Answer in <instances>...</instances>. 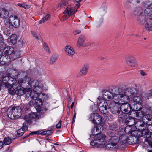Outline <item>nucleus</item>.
<instances>
[{
  "label": "nucleus",
  "instance_id": "obj_60",
  "mask_svg": "<svg viewBox=\"0 0 152 152\" xmlns=\"http://www.w3.org/2000/svg\"><path fill=\"white\" fill-rule=\"evenodd\" d=\"M28 115L30 117V118L31 120L32 119L36 117V114L35 113L33 112H31V113H29Z\"/></svg>",
  "mask_w": 152,
  "mask_h": 152
},
{
  "label": "nucleus",
  "instance_id": "obj_13",
  "mask_svg": "<svg viewBox=\"0 0 152 152\" xmlns=\"http://www.w3.org/2000/svg\"><path fill=\"white\" fill-rule=\"evenodd\" d=\"M132 110L130 104L128 103L123 104L121 105L120 111L123 114H130Z\"/></svg>",
  "mask_w": 152,
  "mask_h": 152
},
{
  "label": "nucleus",
  "instance_id": "obj_17",
  "mask_svg": "<svg viewBox=\"0 0 152 152\" xmlns=\"http://www.w3.org/2000/svg\"><path fill=\"white\" fill-rule=\"evenodd\" d=\"M152 124L149 123L146 124L147 127L145 130L142 131V134H144V137H149L152 133Z\"/></svg>",
  "mask_w": 152,
  "mask_h": 152
},
{
  "label": "nucleus",
  "instance_id": "obj_33",
  "mask_svg": "<svg viewBox=\"0 0 152 152\" xmlns=\"http://www.w3.org/2000/svg\"><path fill=\"white\" fill-rule=\"evenodd\" d=\"M127 117V114L122 113L119 115L118 119L120 123H125Z\"/></svg>",
  "mask_w": 152,
  "mask_h": 152
},
{
  "label": "nucleus",
  "instance_id": "obj_23",
  "mask_svg": "<svg viewBox=\"0 0 152 152\" xmlns=\"http://www.w3.org/2000/svg\"><path fill=\"white\" fill-rule=\"evenodd\" d=\"M102 98L105 100L107 101L112 100L113 97L110 91H104L102 92Z\"/></svg>",
  "mask_w": 152,
  "mask_h": 152
},
{
  "label": "nucleus",
  "instance_id": "obj_28",
  "mask_svg": "<svg viewBox=\"0 0 152 152\" xmlns=\"http://www.w3.org/2000/svg\"><path fill=\"white\" fill-rule=\"evenodd\" d=\"M86 39V38L84 35H81L79 36L78 40L77 42V46L78 47H80L82 46L84 42Z\"/></svg>",
  "mask_w": 152,
  "mask_h": 152
},
{
  "label": "nucleus",
  "instance_id": "obj_14",
  "mask_svg": "<svg viewBox=\"0 0 152 152\" xmlns=\"http://www.w3.org/2000/svg\"><path fill=\"white\" fill-rule=\"evenodd\" d=\"M123 90L122 88H119L115 86L112 87L110 89V91L112 94L114 100L115 97L118 96V95L122 92Z\"/></svg>",
  "mask_w": 152,
  "mask_h": 152
},
{
  "label": "nucleus",
  "instance_id": "obj_56",
  "mask_svg": "<svg viewBox=\"0 0 152 152\" xmlns=\"http://www.w3.org/2000/svg\"><path fill=\"white\" fill-rule=\"evenodd\" d=\"M43 48L46 51H47L49 54H50V51L47 45L45 42H44L43 43Z\"/></svg>",
  "mask_w": 152,
  "mask_h": 152
},
{
  "label": "nucleus",
  "instance_id": "obj_30",
  "mask_svg": "<svg viewBox=\"0 0 152 152\" xmlns=\"http://www.w3.org/2000/svg\"><path fill=\"white\" fill-rule=\"evenodd\" d=\"M141 0H128L127 2L126 6L128 8H130L132 7L136 4L140 3Z\"/></svg>",
  "mask_w": 152,
  "mask_h": 152
},
{
  "label": "nucleus",
  "instance_id": "obj_39",
  "mask_svg": "<svg viewBox=\"0 0 152 152\" xmlns=\"http://www.w3.org/2000/svg\"><path fill=\"white\" fill-rule=\"evenodd\" d=\"M28 94V97L30 96L32 99H36L38 98L39 96V94L34 91L33 92L31 91V92H30V94Z\"/></svg>",
  "mask_w": 152,
  "mask_h": 152
},
{
  "label": "nucleus",
  "instance_id": "obj_29",
  "mask_svg": "<svg viewBox=\"0 0 152 152\" xmlns=\"http://www.w3.org/2000/svg\"><path fill=\"white\" fill-rule=\"evenodd\" d=\"M131 114H127V117L126 118V121L125 123L129 125H133L135 123L134 120L133 118L130 116Z\"/></svg>",
  "mask_w": 152,
  "mask_h": 152
},
{
  "label": "nucleus",
  "instance_id": "obj_62",
  "mask_svg": "<svg viewBox=\"0 0 152 152\" xmlns=\"http://www.w3.org/2000/svg\"><path fill=\"white\" fill-rule=\"evenodd\" d=\"M30 105L31 106H34V104H36V102L35 99H33L31 100L29 103Z\"/></svg>",
  "mask_w": 152,
  "mask_h": 152
},
{
  "label": "nucleus",
  "instance_id": "obj_35",
  "mask_svg": "<svg viewBox=\"0 0 152 152\" xmlns=\"http://www.w3.org/2000/svg\"><path fill=\"white\" fill-rule=\"evenodd\" d=\"M143 120H147L145 122L146 124L148 123V122L152 124V115L150 114H146L143 117Z\"/></svg>",
  "mask_w": 152,
  "mask_h": 152
},
{
  "label": "nucleus",
  "instance_id": "obj_48",
  "mask_svg": "<svg viewBox=\"0 0 152 152\" xmlns=\"http://www.w3.org/2000/svg\"><path fill=\"white\" fill-rule=\"evenodd\" d=\"M2 31L4 34L7 36H9L11 34L10 31L7 28H2Z\"/></svg>",
  "mask_w": 152,
  "mask_h": 152
},
{
  "label": "nucleus",
  "instance_id": "obj_52",
  "mask_svg": "<svg viewBox=\"0 0 152 152\" xmlns=\"http://www.w3.org/2000/svg\"><path fill=\"white\" fill-rule=\"evenodd\" d=\"M4 143L5 145H9L11 142V139L9 137H5L4 139Z\"/></svg>",
  "mask_w": 152,
  "mask_h": 152
},
{
  "label": "nucleus",
  "instance_id": "obj_32",
  "mask_svg": "<svg viewBox=\"0 0 152 152\" xmlns=\"http://www.w3.org/2000/svg\"><path fill=\"white\" fill-rule=\"evenodd\" d=\"M89 67L88 65H85L81 69L79 72V76H82L85 75L87 73L88 69Z\"/></svg>",
  "mask_w": 152,
  "mask_h": 152
},
{
  "label": "nucleus",
  "instance_id": "obj_27",
  "mask_svg": "<svg viewBox=\"0 0 152 152\" xmlns=\"http://www.w3.org/2000/svg\"><path fill=\"white\" fill-rule=\"evenodd\" d=\"M0 16L3 19L7 18L9 17V12L4 8H0Z\"/></svg>",
  "mask_w": 152,
  "mask_h": 152
},
{
  "label": "nucleus",
  "instance_id": "obj_12",
  "mask_svg": "<svg viewBox=\"0 0 152 152\" xmlns=\"http://www.w3.org/2000/svg\"><path fill=\"white\" fill-rule=\"evenodd\" d=\"M126 61L127 64L130 67H135L138 66L135 58L132 56L127 57L126 58Z\"/></svg>",
  "mask_w": 152,
  "mask_h": 152
},
{
  "label": "nucleus",
  "instance_id": "obj_10",
  "mask_svg": "<svg viewBox=\"0 0 152 152\" xmlns=\"http://www.w3.org/2000/svg\"><path fill=\"white\" fill-rule=\"evenodd\" d=\"M77 8L75 10V8L71 6H68L63 12V13L66 15H64V20L67 19L68 18L72 15L75 13L77 11Z\"/></svg>",
  "mask_w": 152,
  "mask_h": 152
},
{
  "label": "nucleus",
  "instance_id": "obj_51",
  "mask_svg": "<svg viewBox=\"0 0 152 152\" xmlns=\"http://www.w3.org/2000/svg\"><path fill=\"white\" fill-rule=\"evenodd\" d=\"M134 104V110H136L137 111H139V110H140L142 109V106L141 104V103L138 104L137 103Z\"/></svg>",
  "mask_w": 152,
  "mask_h": 152
},
{
  "label": "nucleus",
  "instance_id": "obj_18",
  "mask_svg": "<svg viewBox=\"0 0 152 152\" xmlns=\"http://www.w3.org/2000/svg\"><path fill=\"white\" fill-rule=\"evenodd\" d=\"M124 92L129 97H131L136 95L137 93L136 88L132 87H129L126 88L124 89Z\"/></svg>",
  "mask_w": 152,
  "mask_h": 152
},
{
  "label": "nucleus",
  "instance_id": "obj_34",
  "mask_svg": "<svg viewBox=\"0 0 152 152\" xmlns=\"http://www.w3.org/2000/svg\"><path fill=\"white\" fill-rule=\"evenodd\" d=\"M143 12L142 9L140 7H138L135 8L134 13V14L137 16H139Z\"/></svg>",
  "mask_w": 152,
  "mask_h": 152
},
{
  "label": "nucleus",
  "instance_id": "obj_5",
  "mask_svg": "<svg viewBox=\"0 0 152 152\" xmlns=\"http://www.w3.org/2000/svg\"><path fill=\"white\" fill-rule=\"evenodd\" d=\"M105 137L104 135L102 134L97 135L95 139L91 142L90 145L92 146L103 145L105 144Z\"/></svg>",
  "mask_w": 152,
  "mask_h": 152
},
{
  "label": "nucleus",
  "instance_id": "obj_61",
  "mask_svg": "<svg viewBox=\"0 0 152 152\" xmlns=\"http://www.w3.org/2000/svg\"><path fill=\"white\" fill-rule=\"evenodd\" d=\"M101 9L103 11H104V12H106L107 8L105 3H103L102 4L101 6Z\"/></svg>",
  "mask_w": 152,
  "mask_h": 152
},
{
  "label": "nucleus",
  "instance_id": "obj_9",
  "mask_svg": "<svg viewBox=\"0 0 152 152\" xmlns=\"http://www.w3.org/2000/svg\"><path fill=\"white\" fill-rule=\"evenodd\" d=\"M90 119L94 124H104L103 122L102 123V117L98 113H95L90 115Z\"/></svg>",
  "mask_w": 152,
  "mask_h": 152
},
{
  "label": "nucleus",
  "instance_id": "obj_31",
  "mask_svg": "<svg viewBox=\"0 0 152 152\" xmlns=\"http://www.w3.org/2000/svg\"><path fill=\"white\" fill-rule=\"evenodd\" d=\"M4 53L7 55H11L14 52L13 48L11 46L6 47L3 50Z\"/></svg>",
  "mask_w": 152,
  "mask_h": 152
},
{
  "label": "nucleus",
  "instance_id": "obj_6",
  "mask_svg": "<svg viewBox=\"0 0 152 152\" xmlns=\"http://www.w3.org/2000/svg\"><path fill=\"white\" fill-rule=\"evenodd\" d=\"M105 137L104 135L102 134L97 135L95 139L91 142L90 145L92 146L103 145L105 144Z\"/></svg>",
  "mask_w": 152,
  "mask_h": 152
},
{
  "label": "nucleus",
  "instance_id": "obj_4",
  "mask_svg": "<svg viewBox=\"0 0 152 152\" xmlns=\"http://www.w3.org/2000/svg\"><path fill=\"white\" fill-rule=\"evenodd\" d=\"M121 105L116 101L111 102L109 104L108 109L113 114L118 115L120 113Z\"/></svg>",
  "mask_w": 152,
  "mask_h": 152
},
{
  "label": "nucleus",
  "instance_id": "obj_41",
  "mask_svg": "<svg viewBox=\"0 0 152 152\" xmlns=\"http://www.w3.org/2000/svg\"><path fill=\"white\" fill-rule=\"evenodd\" d=\"M144 13L147 18H150L152 16V9L147 8L144 10Z\"/></svg>",
  "mask_w": 152,
  "mask_h": 152
},
{
  "label": "nucleus",
  "instance_id": "obj_3",
  "mask_svg": "<svg viewBox=\"0 0 152 152\" xmlns=\"http://www.w3.org/2000/svg\"><path fill=\"white\" fill-rule=\"evenodd\" d=\"M19 82H21V84H25L26 85V87L28 89H34L39 85V82L36 80H32L29 77L25 76L23 78L19 79Z\"/></svg>",
  "mask_w": 152,
  "mask_h": 152
},
{
  "label": "nucleus",
  "instance_id": "obj_37",
  "mask_svg": "<svg viewBox=\"0 0 152 152\" xmlns=\"http://www.w3.org/2000/svg\"><path fill=\"white\" fill-rule=\"evenodd\" d=\"M47 110V109L44 107H39L37 111L39 113V115L40 117H42V116L45 114Z\"/></svg>",
  "mask_w": 152,
  "mask_h": 152
},
{
  "label": "nucleus",
  "instance_id": "obj_38",
  "mask_svg": "<svg viewBox=\"0 0 152 152\" xmlns=\"http://www.w3.org/2000/svg\"><path fill=\"white\" fill-rule=\"evenodd\" d=\"M23 85H24V84H23L20 87H18L16 90V94L18 96L22 95L25 92L24 89L21 87V86Z\"/></svg>",
  "mask_w": 152,
  "mask_h": 152
},
{
  "label": "nucleus",
  "instance_id": "obj_46",
  "mask_svg": "<svg viewBox=\"0 0 152 152\" xmlns=\"http://www.w3.org/2000/svg\"><path fill=\"white\" fill-rule=\"evenodd\" d=\"M42 86H39V85L34 87L33 91L39 94H41L42 92Z\"/></svg>",
  "mask_w": 152,
  "mask_h": 152
},
{
  "label": "nucleus",
  "instance_id": "obj_36",
  "mask_svg": "<svg viewBox=\"0 0 152 152\" xmlns=\"http://www.w3.org/2000/svg\"><path fill=\"white\" fill-rule=\"evenodd\" d=\"M144 113L143 111L140 110L137 111L136 112L135 115L136 118L137 119H140L142 118L143 119L144 117Z\"/></svg>",
  "mask_w": 152,
  "mask_h": 152
},
{
  "label": "nucleus",
  "instance_id": "obj_43",
  "mask_svg": "<svg viewBox=\"0 0 152 152\" xmlns=\"http://www.w3.org/2000/svg\"><path fill=\"white\" fill-rule=\"evenodd\" d=\"M132 97V101L134 103V104L142 103V101L140 97L137 96H133Z\"/></svg>",
  "mask_w": 152,
  "mask_h": 152
},
{
  "label": "nucleus",
  "instance_id": "obj_45",
  "mask_svg": "<svg viewBox=\"0 0 152 152\" xmlns=\"http://www.w3.org/2000/svg\"><path fill=\"white\" fill-rule=\"evenodd\" d=\"M23 128H27V126H25L23 127V128L20 129L17 131V135L16 137H19L20 136H22L24 134V131Z\"/></svg>",
  "mask_w": 152,
  "mask_h": 152
},
{
  "label": "nucleus",
  "instance_id": "obj_55",
  "mask_svg": "<svg viewBox=\"0 0 152 152\" xmlns=\"http://www.w3.org/2000/svg\"><path fill=\"white\" fill-rule=\"evenodd\" d=\"M67 4V2L66 0H64L60 2L58 4V6L61 8L66 5Z\"/></svg>",
  "mask_w": 152,
  "mask_h": 152
},
{
  "label": "nucleus",
  "instance_id": "obj_44",
  "mask_svg": "<svg viewBox=\"0 0 152 152\" xmlns=\"http://www.w3.org/2000/svg\"><path fill=\"white\" fill-rule=\"evenodd\" d=\"M58 56L56 54H54L52 55L50 60V64L54 63L58 58Z\"/></svg>",
  "mask_w": 152,
  "mask_h": 152
},
{
  "label": "nucleus",
  "instance_id": "obj_26",
  "mask_svg": "<svg viewBox=\"0 0 152 152\" xmlns=\"http://www.w3.org/2000/svg\"><path fill=\"white\" fill-rule=\"evenodd\" d=\"M64 50L66 54L68 55L72 56L75 53L73 48L70 46H66L64 48Z\"/></svg>",
  "mask_w": 152,
  "mask_h": 152
},
{
  "label": "nucleus",
  "instance_id": "obj_47",
  "mask_svg": "<svg viewBox=\"0 0 152 152\" xmlns=\"http://www.w3.org/2000/svg\"><path fill=\"white\" fill-rule=\"evenodd\" d=\"M36 102V104L37 105L39 106V107H40V106L42 105V98H40L39 96L35 99Z\"/></svg>",
  "mask_w": 152,
  "mask_h": 152
},
{
  "label": "nucleus",
  "instance_id": "obj_7",
  "mask_svg": "<svg viewBox=\"0 0 152 152\" xmlns=\"http://www.w3.org/2000/svg\"><path fill=\"white\" fill-rule=\"evenodd\" d=\"M124 91V90L123 89L122 92L118 95V96H116L115 99L116 102L121 104L128 103L130 100L129 96L125 94Z\"/></svg>",
  "mask_w": 152,
  "mask_h": 152
},
{
  "label": "nucleus",
  "instance_id": "obj_49",
  "mask_svg": "<svg viewBox=\"0 0 152 152\" xmlns=\"http://www.w3.org/2000/svg\"><path fill=\"white\" fill-rule=\"evenodd\" d=\"M50 19V15L48 14L44 17L41 20L39 21V23L42 24Z\"/></svg>",
  "mask_w": 152,
  "mask_h": 152
},
{
  "label": "nucleus",
  "instance_id": "obj_54",
  "mask_svg": "<svg viewBox=\"0 0 152 152\" xmlns=\"http://www.w3.org/2000/svg\"><path fill=\"white\" fill-rule=\"evenodd\" d=\"M118 128L115 125L113 124H111L110 126V130L111 131H116L117 129Z\"/></svg>",
  "mask_w": 152,
  "mask_h": 152
},
{
  "label": "nucleus",
  "instance_id": "obj_57",
  "mask_svg": "<svg viewBox=\"0 0 152 152\" xmlns=\"http://www.w3.org/2000/svg\"><path fill=\"white\" fill-rule=\"evenodd\" d=\"M25 120L28 123H31L32 121L31 119L30 118L28 115H26L24 117Z\"/></svg>",
  "mask_w": 152,
  "mask_h": 152
},
{
  "label": "nucleus",
  "instance_id": "obj_63",
  "mask_svg": "<svg viewBox=\"0 0 152 152\" xmlns=\"http://www.w3.org/2000/svg\"><path fill=\"white\" fill-rule=\"evenodd\" d=\"M6 47V45L3 42H1L0 43V49L4 50V48Z\"/></svg>",
  "mask_w": 152,
  "mask_h": 152
},
{
  "label": "nucleus",
  "instance_id": "obj_42",
  "mask_svg": "<svg viewBox=\"0 0 152 152\" xmlns=\"http://www.w3.org/2000/svg\"><path fill=\"white\" fill-rule=\"evenodd\" d=\"M147 17L145 18L144 16L140 15L137 18V21L140 24H143L146 21L145 19L147 20Z\"/></svg>",
  "mask_w": 152,
  "mask_h": 152
},
{
  "label": "nucleus",
  "instance_id": "obj_25",
  "mask_svg": "<svg viewBox=\"0 0 152 152\" xmlns=\"http://www.w3.org/2000/svg\"><path fill=\"white\" fill-rule=\"evenodd\" d=\"M152 18H148L145 25V29L149 31H152Z\"/></svg>",
  "mask_w": 152,
  "mask_h": 152
},
{
  "label": "nucleus",
  "instance_id": "obj_40",
  "mask_svg": "<svg viewBox=\"0 0 152 152\" xmlns=\"http://www.w3.org/2000/svg\"><path fill=\"white\" fill-rule=\"evenodd\" d=\"M8 39L10 40L11 43L15 44L17 41L16 36L15 34H12L9 37Z\"/></svg>",
  "mask_w": 152,
  "mask_h": 152
},
{
  "label": "nucleus",
  "instance_id": "obj_8",
  "mask_svg": "<svg viewBox=\"0 0 152 152\" xmlns=\"http://www.w3.org/2000/svg\"><path fill=\"white\" fill-rule=\"evenodd\" d=\"M97 99L98 100V104L100 111L102 113H106L107 112L109 105L105 100L103 99L100 96L98 97Z\"/></svg>",
  "mask_w": 152,
  "mask_h": 152
},
{
  "label": "nucleus",
  "instance_id": "obj_24",
  "mask_svg": "<svg viewBox=\"0 0 152 152\" xmlns=\"http://www.w3.org/2000/svg\"><path fill=\"white\" fill-rule=\"evenodd\" d=\"M131 136L135 137H140L142 136L144 137V134H142V131H140L138 130H134L133 128L130 133Z\"/></svg>",
  "mask_w": 152,
  "mask_h": 152
},
{
  "label": "nucleus",
  "instance_id": "obj_64",
  "mask_svg": "<svg viewBox=\"0 0 152 152\" xmlns=\"http://www.w3.org/2000/svg\"><path fill=\"white\" fill-rule=\"evenodd\" d=\"M140 74L142 76H144L147 75V73L143 70H140Z\"/></svg>",
  "mask_w": 152,
  "mask_h": 152
},
{
  "label": "nucleus",
  "instance_id": "obj_53",
  "mask_svg": "<svg viewBox=\"0 0 152 152\" xmlns=\"http://www.w3.org/2000/svg\"><path fill=\"white\" fill-rule=\"evenodd\" d=\"M39 96L42 98V100L43 101H44L46 100L48 98L49 96L44 93H41L39 94Z\"/></svg>",
  "mask_w": 152,
  "mask_h": 152
},
{
  "label": "nucleus",
  "instance_id": "obj_59",
  "mask_svg": "<svg viewBox=\"0 0 152 152\" xmlns=\"http://www.w3.org/2000/svg\"><path fill=\"white\" fill-rule=\"evenodd\" d=\"M9 55H7L6 54H3L2 57V60L4 61H6L7 59H10V57L9 56Z\"/></svg>",
  "mask_w": 152,
  "mask_h": 152
},
{
  "label": "nucleus",
  "instance_id": "obj_16",
  "mask_svg": "<svg viewBox=\"0 0 152 152\" xmlns=\"http://www.w3.org/2000/svg\"><path fill=\"white\" fill-rule=\"evenodd\" d=\"M117 132V135L118 136V138L119 140V141H120V143H122V144H125L126 143H128L129 144H132V142L130 141V140L129 139L128 137L126 135L123 134L119 135L118 134V131Z\"/></svg>",
  "mask_w": 152,
  "mask_h": 152
},
{
  "label": "nucleus",
  "instance_id": "obj_19",
  "mask_svg": "<svg viewBox=\"0 0 152 152\" xmlns=\"http://www.w3.org/2000/svg\"><path fill=\"white\" fill-rule=\"evenodd\" d=\"M22 84H21V82H19V79L18 80V82H15L12 85H15V86H12V87L8 88H10L9 89V92L10 94L12 95H14L15 94H16V90L18 88V87H20L21 85Z\"/></svg>",
  "mask_w": 152,
  "mask_h": 152
},
{
  "label": "nucleus",
  "instance_id": "obj_15",
  "mask_svg": "<svg viewBox=\"0 0 152 152\" xmlns=\"http://www.w3.org/2000/svg\"><path fill=\"white\" fill-rule=\"evenodd\" d=\"M135 126L137 130L140 131H142L146 129L147 125L145 121L140 120L135 123Z\"/></svg>",
  "mask_w": 152,
  "mask_h": 152
},
{
  "label": "nucleus",
  "instance_id": "obj_58",
  "mask_svg": "<svg viewBox=\"0 0 152 152\" xmlns=\"http://www.w3.org/2000/svg\"><path fill=\"white\" fill-rule=\"evenodd\" d=\"M152 3L150 1H147L144 2V6L145 7H150L152 5Z\"/></svg>",
  "mask_w": 152,
  "mask_h": 152
},
{
  "label": "nucleus",
  "instance_id": "obj_11",
  "mask_svg": "<svg viewBox=\"0 0 152 152\" xmlns=\"http://www.w3.org/2000/svg\"><path fill=\"white\" fill-rule=\"evenodd\" d=\"M104 125V124H100L94 127L91 131L92 134L90 135V137L95 135H96V136L97 135L99 134V133L102 131L105 128Z\"/></svg>",
  "mask_w": 152,
  "mask_h": 152
},
{
  "label": "nucleus",
  "instance_id": "obj_2",
  "mask_svg": "<svg viewBox=\"0 0 152 152\" xmlns=\"http://www.w3.org/2000/svg\"><path fill=\"white\" fill-rule=\"evenodd\" d=\"M4 24L7 27L17 28L20 26V21L18 17L15 15H12L10 17L8 20L5 21Z\"/></svg>",
  "mask_w": 152,
  "mask_h": 152
},
{
  "label": "nucleus",
  "instance_id": "obj_50",
  "mask_svg": "<svg viewBox=\"0 0 152 152\" xmlns=\"http://www.w3.org/2000/svg\"><path fill=\"white\" fill-rule=\"evenodd\" d=\"M141 97L143 100L146 101L148 100L149 99L151 98L147 92L144 93V95H142Z\"/></svg>",
  "mask_w": 152,
  "mask_h": 152
},
{
  "label": "nucleus",
  "instance_id": "obj_22",
  "mask_svg": "<svg viewBox=\"0 0 152 152\" xmlns=\"http://www.w3.org/2000/svg\"><path fill=\"white\" fill-rule=\"evenodd\" d=\"M110 142L107 144L105 146L106 149L111 150L112 148H119L118 142H115V140H110Z\"/></svg>",
  "mask_w": 152,
  "mask_h": 152
},
{
  "label": "nucleus",
  "instance_id": "obj_20",
  "mask_svg": "<svg viewBox=\"0 0 152 152\" xmlns=\"http://www.w3.org/2000/svg\"><path fill=\"white\" fill-rule=\"evenodd\" d=\"M132 125H128L126 126L125 129L122 128H120V130L118 131V134L119 135L123 134V133H124V131L126 134H130L133 128L132 126Z\"/></svg>",
  "mask_w": 152,
  "mask_h": 152
},
{
  "label": "nucleus",
  "instance_id": "obj_1",
  "mask_svg": "<svg viewBox=\"0 0 152 152\" xmlns=\"http://www.w3.org/2000/svg\"><path fill=\"white\" fill-rule=\"evenodd\" d=\"M22 110L20 107L18 106H14L9 107L7 110L8 117L12 119L19 118L21 114Z\"/></svg>",
  "mask_w": 152,
  "mask_h": 152
},
{
  "label": "nucleus",
  "instance_id": "obj_21",
  "mask_svg": "<svg viewBox=\"0 0 152 152\" xmlns=\"http://www.w3.org/2000/svg\"><path fill=\"white\" fill-rule=\"evenodd\" d=\"M115 131L109 130L108 132V134L110 138L109 139L110 140H115V142H118L117 134H115Z\"/></svg>",
  "mask_w": 152,
  "mask_h": 152
}]
</instances>
